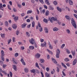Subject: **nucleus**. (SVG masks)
<instances>
[{"label": "nucleus", "instance_id": "nucleus-1", "mask_svg": "<svg viewBox=\"0 0 77 77\" xmlns=\"http://www.w3.org/2000/svg\"><path fill=\"white\" fill-rule=\"evenodd\" d=\"M1 60H3V61H5V58L3 57V56H5V52H4V51L3 50H2L1 51Z\"/></svg>", "mask_w": 77, "mask_h": 77}, {"label": "nucleus", "instance_id": "nucleus-2", "mask_svg": "<svg viewBox=\"0 0 77 77\" xmlns=\"http://www.w3.org/2000/svg\"><path fill=\"white\" fill-rule=\"evenodd\" d=\"M71 21L72 24L73 26L75 28V29H76V28H77V25H76V23L74 21V19L72 18L71 19Z\"/></svg>", "mask_w": 77, "mask_h": 77}, {"label": "nucleus", "instance_id": "nucleus-3", "mask_svg": "<svg viewBox=\"0 0 77 77\" xmlns=\"http://www.w3.org/2000/svg\"><path fill=\"white\" fill-rule=\"evenodd\" d=\"M49 20L51 23H53V21H57V18H54L53 17H52L51 18H49Z\"/></svg>", "mask_w": 77, "mask_h": 77}, {"label": "nucleus", "instance_id": "nucleus-4", "mask_svg": "<svg viewBox=\"0 0 77 77\" xmlns=\"http://www.w3.org/2000/svg\"><path fill=\"white\" fill-rule=\"evenodd\" d=\"M30 43H31V44L33 45V44L35 43V39L32 38L30 41Z\"/></svg>", "mask_w": 77, "mask_h": 77}, {"label": "nucleus", "instance_id": "nucleus-5", "mask_svg": "<svg viewBox=\"0 0 77 77\" xmlns=\"http://www.w3.org/2000/svg\"><path fill=\"white\" fill-rule=\"evenodd\" d=\"M41 56V54L39 53H37L35 54V57L36 59H38Z\"/></svg>", "mask_w": 77, "mask_h": 77}, {"label": "nucleus", "instance_id": "nucleus-6", "mask_svg": "<svg viewBox=\"0 0 77 77\" xmlns=\"http://www.w3.org/2000/svg\"><path fill=\"white\" fill-rule=\"evenodd\" d=\"M47 45V44L46 43V42H45L44 43L41 44V46L43 47H45Z\"/></svg>", "mask_w": 77, "mask_h": 77}, {"label": "nucleus", "instance_id": "nucleus-7", "mask_svg": "<svg viewBox=\"0 0 77 77\" xmlns=\"http://www.w3.org/2000/svg\"><path fill=\"white\" fill-rule=\"evenodd\" d=\"M20 61L23 65H26V63H25V62H24V60L23 59H21Z\"/></svg>", "mask_w": 77, "mask_h": 77}, {"label": "nucleus", "instance_id": "nucleus-8", "mask_svg": "<svg viewBox=\"0 0 77 77\" xmlns=\"http://www.w3.org/2000/svg\"><path fill=\"white\" fill-rule=\"evenodd\" d=\"M13 68L14 71H17V66L16 65H13Z\"/></svg>", "mask_w": 77, "mask_h": 77}, {"label": "nucleus", "instance_id": "nucleus-9", "mask_svg": "<svg viewBox=\"0 0 77 77\" xmlns=\"http://www.w3.org/2000/svg\"><path fill=\"white\" fill-rule=\"evenodd\" d=\"M12 27L14 29H17V24H13L12 25Z\"/></svg>", "mask_w": 77, "mask_h": 77}, {"label": "nucleus", "instance_id": "nucleus-10", "mask_svg": "<svg viewBox=\"0 0 77 77\" xmlns=\"http://www.w3.org/2000/svg\"><path fill=\"white\" fill-rule=\"evenodd\" d=\"M76 63H77V59H75L74 60L72 63L73 65H75L76 64Z\"/></svg>", "mask_w": 77, "mask_h": 77}, {"label": "nucleus", "instance_id": "nucleus-11", "mask_svg": "<svg viewBox=\"0 0 77 77\" xmlns=\"http://www.w3.org/2000/svg\"><path fill=\"white\" fill-rule=\"evenodd\" d=\"M30 71L32 73H35V72H36V69H33L31 70Z\"/></svg>", "mask_w": 77, "mask_h": 77}, {"label": "nucleus", "instance_id": "nucleus-12", "mask_svg": "<svg viewBox=\"0 0 77 77\" xmlns=\"http://www.w3.org/2000/svg\"><path fill=\"white\" fill-rule=\"evenodd\" d=\"M51 59H52V61L54 62V63L56 64V63H57V61H56V60H55V59H54V58H51Z\"/></svg>", "mask_w": 77, "mask_h": 77}, {"label": "nucleus", "instance_id": "nucleus-13", "mask_svg": "<svg viewBox=\"0 0 77 77\" xmlns=\"http://www.w3.org/2000/svg\"><path fill=\"white\" fill-rule=\"evenodd\" d=\"M72 53V56H75V53H76V52L75 51H71Z\"/></svg>", "mask_w": 77, "mask_h": 77}, {"label": "nucleus", "instance_id": "nucleus-14", "mask_svg": "<svg viewBox=\"0 0 77 77\" xmlns=\"http://www.w3.org/2000/svg\"><path fill=\"white\" fill-rule=\"evenodd\" d=\"M65 17L68 20H71V18H70V17H69V16L66 15L65 16Z\"/></svg>", "mask_w": 77, "mask_h": 77}, {"label": "nucleus", "instance_id": "nucleus-15", "mask_svg": "<svg viewBox=\"0 0 77 77\" xmlns=\"http://www.w3.org/2000/svg\"><path fill=\"white\" fill-rule=\"evenodd\" d=\"M45 1L46 4L48 5H50V3L48 2V0H45Z\"/></svg>", "mask_w": 77, "mask_h": 77}, {"label": "nucleus", "instance_id": "nucleus-16", "mask_svg": "<svg viewBox=\"0 0 77 77\" xmlns=\"http://www.w3.org/2000/svg\"><path fill=\"white\" fill-rule=\"evenodd\" d=\"M45 32H46V33H48V29H47V28L46 27L45 28Z\"/></svg>", "mask_w": 77, "mask_h": 77}, {"label": "nucleus", "instance_id": "nucleus-17", "mask_svg": "<svg viewBox=\"0 0 77 77\" xmlns=\"http://www.w3.org/2000/svg\"><path fill=\"white\" fill-rule=\"evenodd\" d=\"M69 2L70 5H73V2L71 0H69Z\"/></svg>", "mask_w": 77, "mask_h": 77}, {"label": "nucleus", "instance_id": "nucleus-18", "mask_svg": "<svg viewBox=\"0 0 77 77\" xmlns=\"http://www.w3.org/2000/svg\"><path fill=\"white\" fill-rule=\"evenodd\" d=\"M49 14H50L49 11L48 10H47L45 12V15L46 16H48V15H49Z\"/></svg>", "mask_w": 77, "mask_h": 77}, {"label": "nucleus", "instance_id": "nucleus-19", "mask_svg": "<svg viewBox=\"0 0 77 77\" xmlns=\"http://www.w3.org/2000/svg\"><path fill=\"white\" fill-rule=\"evenodd\" d=\"M5 34H1V36L2 38L3 39H4L5 38Z\"/></svg>", "mask_w": 77, "mask_h": 77}, {"label": "nucleus", "instance_id": "nucleus-20", "mask_svg": "<svg viewBox=\"0 0 77 77\" xmlns=\"http://www.w3.org/2000/svg\"><path fill=\"white\" fill-rule=\"evenodd\" d=\"M48 44L49 45V48H50V49H53V46H52V45H51L50 43L49 42Z\"/></svg>", "mask_w": 77, "mask_h": 77}, {"label": "nucleus", "instance_id": "nucleus-21", "mask_svg": "<svg viewBox=\"0 0 77 77\" xmlns=\"http://www.w3.org/2000/svg\"><path fill=\"white\" fill-rule=\"evenodd\" d=\"M57 9L58 11H59V12H62V9L61 8H60L59 7H58L57 8Z\"/></svg>", "mask_w": 77, "mask_h": 77}, {"label": "nucleus", "instance_id": "nucleus-22", "mask_svg": "<svg viewBox=\"0 0 77 77\" xmlns=\"http://www.w3.org/2000/svg\"><path fill=\"white\" fill-rule=\"evenodd\" d=\"M14 20L15 21H18V17H15V18H14Z\"/></svg>", "mask_w": 77, "mask_h": 77}, {"label": "nucleus", "instance_id": "nucleus-23", "mask_svg": "<svg viewBox=\"0 0 77 77\" xmlns=\"http://www.w3.org/2000/svg\"><path fill=\"white\" fill-rule=\"evenodd\" d=\"M26 26V24L24 23L22 25V28H24Z\"/></svg>", "mask_w": 77, "mask_h": 77}, {"label": "nucleus", "instance_id": "nucleus-24", "mask_svg": "<svg viewBox=\"0 0 77 77\" xmlns=\"http://www.w3.org/2000/svg\"><path fill=\"white\" fill-rule=\"evenodd\" d=\"M40 63H44V60L43 59H41L40 60Z\"/></svg>", "mask_w": 77, "mask_h": 77}, {"label": "nucleus", "instance_id": "nucleus-25", "mask_svg": "<svg viewBox=\"0 0 77 77\" xmlns=\"http://www.w3.org/2000/svg\"><path fill=\"white\" fill-rule=\"evenodd\" d=\"M24 70L25 72H29V69H27V68H25Z\"/></svg>", "mask_w": 77, "mask_h": 77}, {"label": "nucleus", "instance_id": "nucleus-26", "mask_svg": "<svg viewBox=\"0 0 77 77\" xmlns=\"http://www.w3.org/2000/svg\"><path fill=\"white\" fill-rule=\"evenodd\" d=\"M59 29L58 28H57V27H54L53 29V30L54 31H57Z\"/></svg>", "mask_w": 77, "mask_h": 77}, {"label": "nucleus", "instance_id": "nucleus-27", "mask_svg": "<svg viewBox=\"0 0 77 77\" xmlns=\"http://www.w3.org/2000/svg\"><path fill=\"white\" fill-rule=\"evenodd\" d=\"M0 8L2 10V11H4L3 9L2 8H3V7H2V3L0 4Z\"/></svg>", "mask_w": 77, "mask_h": 77}, {"label": "nucleus", "instance_id": "nucleus-28", "mask_svg": "<svg viewBox=\"0 0 77 77\" xmlns=\"http://www.w3.org/2000/svg\"><path fill=\"white\" fill-rule=\"evenodd\" d=\"M34 48H35V47L33 46H30L29 47V49H30V50H34Z\"/></svg>", "mask_w": 77, "mask_h": 77}, {"label": "nucleus", "instance_id": "nucleus-29", "mask_svg": "<svg viewBox=\"0 0 77 77\" xmlns=\"http://www.w3.org/2000/svg\"><path fill=\"white\" fill-rule=\"evenodd\" d=\"M65 62H68L69 60V59L67 58H65L64 60Z\"/></svg>", "mask_w": 77, "mask_h": 77}, {"label": "nucleus", "instance_id": "nucleus-30", "mask_svg": "<svg viewBox=\"0 0 77 77\" xmlns=\"http://www.w3.org/2000/svg\"><path fill=\"white\" fill-rule=\"evenodd\" d=\"M43 21L44 23H48V20L45 18L43 19Z\"/></svg>", "mask_w": 77, "mask_h": 77}, {"label": "nucleus", "instance_id": "nucleus-31", "mask_svg": "<svg viewBox=\"0 0 77 77\" xmlns=\"http://www.w3.org/2000/svg\"><path fill=\"white\" fill-rule=\"evenodd\" d=\"M35 21H33L32 23V27H34L35 26Z\"/></svg>", "mask_w": 77, "mask_h": 77}, {"label": "nucleus", "instance_id": "nucleus-32", "mask_svg": "<svg viewBox=\"0 0 77 77\" xmlns=\"http://www.w3.org/2000/svg\"><path fill=\"white\" fill-rule=\"evenodd\" d=\"M60 50L57 49V54H60Z\"/></svg>", "mask_w": 77, "mask_h": 77}, {"label": "nucleus", "instance_id": "nucleus-33", "mask_svg": "<svg viewBox=\"0 0 77 77\" xmlns=\"http://www.w3.org/2000/svg\"><path fill=\"white\" fill-rule=\"evenodd\" d=\"M45 75L46 77H50V75H49V74L46 72L45 73Z\"/></svg>", "mask_w": 77, "mask_h": 77}, {"label": "nucleus", "instance_id": "nucleus-34", "mask_svg": "<svg viewBox=\"0 0 77 77\" xmlns=\"http://www.w3.org/2000/svg\"><path fill=\"white\" fill-rule=\"evenodd\" d=\"M66 33H68V34H69L70 32V30H69V29H67V30H66Z\"/></svg>", "mask_w": 77, "mask_h": 77}, {"label": "nucleus", "instance_id": "nucleus-35", "mask_svg": "<svg viewBox=\"0 0 77 77\" xmlns=\"http://www.w3.org/2000/svg\"><path fill=\"white\" fill-rule=\"evenodd\" d=\"M35 64H36V67H37V68H38V69H40V68H39V65H38V63H36Z\"/></svg>", "mask_w": 77, "mask_h": 77}, {"label": "nucleus", "instance_id": "nucleus-36", "mask_svg": "<svg viewBox=\"0 0 77 77\" xmlns=\"http://www.w3.org/2000/svg\"><path fill=\"white\" fill-rule=\"evenodd\" d=\"M54 72H55V70L54 69H53V71H51V73L52 74H54Z\"/></svg>", "mask_w": 77, "mask_h": 77}, {"label": "nucleus", "instance_id": "nucleus-37", "mask_svg": "<svg viewBox=\"0 0 77 77\" xmlns=\"http://www.w3.org/2000/svg\"><path fill=\"white\" fill-rule=\"evenodd\" d=\"M5 25L7 27L8 26V21H6L5 22Z\"/></svg>", "mask_w": 77, "mask_h": 77}, {"label": "nucleus", "instance_id": "nucleus-38", "mask_svg": "<svg viewBox=\"0 0 77 77\" xmlns=\"http://www.w3.org/2000/svg\"><path fill=\"white\" fill-rule=\"evenodd\" d=\"M11 41L12 40H11V39H10L8 41V45L10 44V43L11 42Z\"/></svg>", "mask_w": 77, "mask_h": 77}, {"label": "nucleus", "instance_id": "nucleus-39", "mask_svg": "<svg viewBox=\"0 0 77 77\" xmlns=\"http://www.w3.org/2000/svg\"><path fill=\"white\" fill-rule=\"evenodd\" d=\"M13 63H14V64H16V65H17V60H16L15 61H13Z\"/></svg>", "mask_w": 77, "mask_h": 77}, {"label": "nucleus", "instance_id": "nucleus-40", "mask_svg": "<svg viewBox=\"0 0 77 77\" xmlns=\"http://www.w3.org/2000/svg\"><path fill=\"white\" fill-rule=\"evenodd\" d=\"M65 44H63L61 47V48H62V49L63 48H64V47H65Z\"/></svg>", "mask_w": 77, "mask_h": 77}, {"label": "nucleus", "instance_id": "nucleus-41", "mask_svg": "<svg viewBox=\"0 0 77 77\" xmlns=\"http://www.w3.org/2000/svg\"><path fill=\"white\" fill-rule=\"evenodd\" d=\"M14 56L16 57H17V56H18V53H16L15 54Z\"/></svg>", "mask_w": 77, "mask_h": 77}, {"label": "nucleus", "instance_id": "nucleus-42", "mask_svg": "<svg viewBox=\"0 0 77 77\" xmlns=\"http://www.w3.org/2000/svg\"><path fill=\"white\" fill-rule=\"evenodd\" d=\"M29 33L28 32H26V35L27 36H28V37H29Z\"/></svg>", "mask_w": 77, "mask_h": 77}, {"label": "nucleus", "instance_id": "nucleus-43", "mask_svg": "<svg viewBox=\"0 0 77 77\" xmlns=\"http://www.w3.org/2000/svg\"><path fill=\"white\" fill-rule=\"evenodd\" d=\"M54 5H57V1H54Z\"/></svg>", "mask_w": 77, "mask_h": 77}, {"label": "nucleus", "instance_id": "nucleus-44", "mask_svg": "<svg viewBox=\"0 0 77 77\" xmlns=\"http://www.w3.org/2000/svg\"><path fill=\"white\" fill-rule=\"evenodd\" d=\"M10 75L11 77H12V73L11 72H9Z\"/></svg>", "mask_w": 77, "mask_h": 77}, {"label": "nucleus", "instance_id": "nucleus-45", "mask_svg": "<svg viewBox=\"0 0 77 77\" xmlns=\"http://www.w3.org/2000/svg\"><path fill=\"white\" fill-rule=\"evenodd\" d=\"M2 73H4V74H5V75H7V73H6V72L5 71H3L2 70Z\"/></svg>", "mask_w": 77, "mask_h": 77}, {"label": "nucleus", "instance_id": "nucleus-46", "mask_svg": "<svg viewBox=\"0 0 77 77\" xmlns=\"http://www.w3.org/2000/svg\"><path fill=\"white\" fill-rule=\"evenodd\" d=\"M17 6H18V7L19 8H21V5L17 3Z\"/></svg>", "mask_w": 77, "mask_h": 77}, {"label": "nucleus", "instance_id": "nucleus-47", "mask_svg": "<svg viewBox=\"0 0 77 77\" xmlns=\"http://www.w3.org/2000/svg\"><path fill=\"white\" fill-rule=\"evenodd\" d=\"M59 54H56V57L57 58H59Z\"/></svg>", "mask_w": 77, "mask_h": 77}, {"label": "nucleus", "instance_id": "nucleus-48", "mask_svg": "<svg viewBox=\"0 0 77 77\" xmlns=\"http://www.w3.org/2000/svg\"><path fill=\"white\" fill-rule=\"evenodd\" d=\"M46 69L47 72H48V71H49V70H50V69L49 68V67H46Z\"/></svg>", "mask_w": 77, "mask_h": 77}, {"label": "nucleus", "instance_id": "nucleus-49", "mask_svg": "<svg viewBox=\"0 0 77 77\" xmlns=\"http://www.w3.org/2000/svg\"><path fill=\"white\" fill-rule=\"evenodd\" d=\"M36 72L37 74H39L40 73L39 71L37 69H36Z\"/></svg>", "mask_w": 77, "mask_h": 77}, {"label": "nucleus", "instance_id": "nucleus-50", "mask_svg": "<svg viewBox=\"0 0 77 77\" xmlns=\"http://www.w3.org/2000/svg\"><path fill=\"white\" fill-rule=\"evenodd\" d=\"M39 9L40 12H42V8L40 7L39 8Z\"/></svg>", "mask_w": 77, "mask_h": 77}, {"label": "nucleus", "instance_id": "nucleus-51", "mask_svg": "<svg viewBox=\"0 0 77 77\" xmlns=\"http://www.w3.org/2000/svg\"><path fill=\"white\" fill-rule=\"evenodd\" d=\"M66 51L67 53H68V54H69V53H70V51H69V50L67 49Z\"/></svg>", "mask_w": 77, "mask_h": 77}, {"label": "nucleus", "instance_id": "nucleus-52", "mask_svg": "<svg viewBox=\"0 0 77 77\" xmlns=\"http://www.w3.org/2000/svg\"><path fill=\"white\" fill-rule=\"evenodd\" d=\"M36 20H38L39 19V17H38V15H36Z\"/></svg>", "mask_w": 77, "mask_h": 77}, {"label": "nucleus", "instance_id": "nucleus-53", "mask_svg": "<svg viewBox=\"0 0 77 77\" xmlns=\"http://www.w3.org/2000/svg\"><path fill=\"white\" fill-rule=\"evenodd\" d=\"M38 25L39 27H41V24L39 22L38 23Z\"/></svg>", "mask_w": 77, "mask_h": 77}, {"label": "nucleus", "instance_id": "nucleus-54", "mask_svg": "<svg viewBox=\"0 0 77 77\" xmlns=\"http://www.w3.org/2000/svg\"><path fill=\"white\" fill-rule=\"evenodd\" d=\"M8 9H9V10H11V7H10V6H9V5H8Z\"/></svg>", "mask_w": 77, "mask_h": 77}, {"label": "nucleus", "instance_id": "nucleus-55", "mask_svg": "<svg viewBox=\"0 0 77 77\" xmlns=\"http://www.w3.org/2000/svg\"><path fill=\"white\" fill-rule=\"evenodd\" d=\"M44 41V39H42V38H41L40 39V42H43Z\"/></svg>", "mask_w": 77, "mask_h": 77}, {"label": "nucleus", "instance_id": "nucleus-56", "mask_svg": "<svg viewBox=\"0 0 77 77\" xmlns=\"http://www.w3.org/2000/svg\"><path fill=\"white\" fill-rule=\"evenodd\" d=\"M62 72L63 74V75H64V76H66V74H65V72H64L62 71Z\"/></svg>", "mask_w": 77, "mask_h": 77}, {"label": "nucleus", "instance_id": "nucleus-57", "mask_svg": "<svg viewBox=\"0 0 77 77\" xmlns=\"http://www.w3.org/2000/svg\"><path fill=\"white\" fill-rule=\"evenodd\" d=\"M39 1L40 2H41V3H42V4H44V3L43 0H39Z\"/></svg>", "mask_w": 77, "mask_h": 77}, {"label": "nucleus", "instance_id": "nucleus-58", "mask_svg": "<svg viewBox=\"0 0 77 77\" xmlns=\"http://www.w3.org/2000/svg\"><path fill=\"white\" fill-rule=\"evenodd\" d=\"M49 9H50V10H53V9H54V8L51 7H49Z\"/></svg>", "mask_w": 77, "mask_h": 77}, {"label": "nucleus", "instance_id": "nucleus-59", "mask_svg": "<svg viewBox=\"0 0 77 77\" xmlns=\"http://www.w3.org/2000/svg\"><path fill=\"white\" fill-rule=\"evenodd\" d=\"M2 3H4L5 4L6 3V1H5V0H2Z\"/></svg>", "mask_w": 77, "mask_h": 77}, {"label": "nucleus", "instance_id": "nucleus-60", "mask_svg": "<svg viewBox=\"0 0 77 77\" xmlns=\"http://www.w3.org/2000/svg\"><path fill=\"white\" fill-rule=\"evenodd\" d=\"M13 42H15V38L14 37H13L12 38Z\"/></svg>", "mask_w": 77, "mask_h": 77}, {"label": "nucleus", "instance_id": "nucleus-61", "mask_svg": "<svg viewBox=\"0 0 77 77\" xmlns=\"http://www.w3.org/2000/svg\"><path fill=\"white\" fill-rule=\"evenodd\" d=\"M16 34L17 35H18V34H19V31H16Z\"/></svg>", "mask_w": 77, "mask_h": 77}, {"label": "nucleus", "instance_id": "nucleus-62", "mask_svg": "<svg viewBox=\"0 0 77 77\" xmlns=\"http://www.w3.org/2000/svg\"><path fill=\"white\" fill-rule=\"evenodd\" d=\"M41 74L42 75V77H44V74H43V73H42V72H41Z\"/></svg>", "mask_w": 77, "mask_h": 77}, {"label": "nucleus", "instance_id": "nucleus-63", "mask_svg": "<svg viewBox=\"0 0 77 77\" xmlns=\"http://www.w3.org/2000/svg\"><path fill=\"white\" fill-rule=\"evenodd\" d=\"M31 2L32 3H35V1L34 0H31Z\"/></svg>", "mask_w": 77, "mask_h": 77}, {"label": "nucleus", "instance_id": "nucleus-64", "mask_svg": "<svg viewBox=\"0 0 77 77\" xmlns=\"http://www.w3.org/2000/svg\"><path fill=\"white\" fill-rule=\"evenodd\" d=\"M13 11H14V12H17V10L16 9H15V8H14L13 9Z\"/></svg>", "mask_w": 77, "mask_h": 77}]
</instances>
